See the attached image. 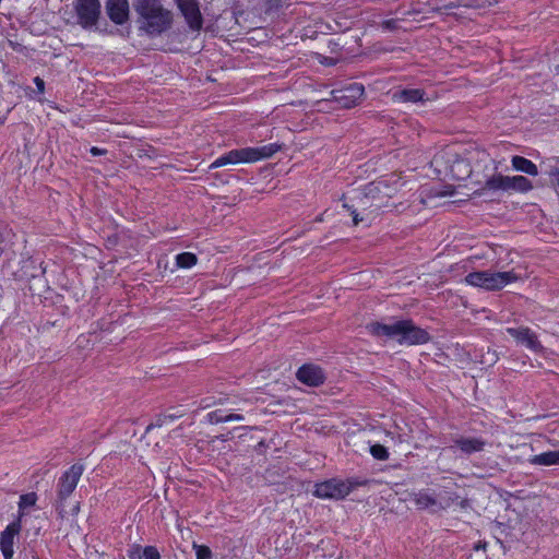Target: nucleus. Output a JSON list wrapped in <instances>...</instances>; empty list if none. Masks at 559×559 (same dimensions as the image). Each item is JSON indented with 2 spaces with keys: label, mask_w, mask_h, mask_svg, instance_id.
Returning <instances> with one entry per match:
<instances>
[{
  "label": "nucleus",
  "mask_w": 559,
  "mask_h": 559,
  "mask_svg": "<svg viewBox=\"0 0 559 559\" xmlns=\"http://www.w3.org/2000/svg\"><path fill=\"white\" fill-rule=\"evenodd\" d=\"M266 448V444L265 442L262 440L258 443V445L255 447V450L260 453H262L264 451V449Z\"/></svg>",
  "instance_id": "e433bc0d"
},
{
  "label": "nucleus",
  "mask_w": 559,
  "mask_h": 559,
  "mask_svg": "<svg viewBox=\"0 0 559 559\" xmlns=\"http://www.w3.org/2000/svg\"><path fill=\"white\" fill-rule=\"evenodd\" d=\"M462 165H463V166H465V167H467V164L465 163V160H464V159H456V160L454 162V165L451 167V171H454V167H455V166L460 167V166H462Z\"/></svg>",
  "instance_id": "f704fd0d"
},
{
  "label": "nucleus",
  "mask_w": 559,
  "mask_h": 559,
  "mask_svg": "<svg viewBox=\"0 0 559 559\" xmlns=\"http://www.w3.org/2000/svg\"><path fill=\"white\" fill-rule=\"evenodd\" d=\"M84 472V466L80 463L73 464L66 471L58 481V491L56 500V509L60 518L67 515L66 500L72 495L78 486V483Z\"/></svg>",
  "instance_id": "423d86ee"
},
{
  "label": "nucleus",
  "mask_w": 559,
  "mask_h": 559,
  "mask_svg": "<svg viewBox=\"0 0 559 559\" xmlns=\"http://www.w3.org/2000/svg\"><path fill=\"white\" fill-rule=\"evenodd\" d=\"M531 181L524 177V176H503L501 174L495 175L490 178H488L485 182V186L478 190H476L474 193L476 195H483L485 190H515L521 192H526L532 189Z\"/></svg>",
  "instance_id": "6e6552de"
},
{
  "label": "nucleus",
  "mask_w": 559,
  "mask_h": 559,
  "mask_svg": "<svg viewBox=\"0 0 559 559\" xmlns=\"http://www.w3.org/2000/svg\"><path fill=\"white\" fill-rule=\"evenodd\" d=\"M207 421L212 425L228 421L227 415L222 409H216L207 414Z\"/></svg>",
  "instance_id": "b1692460"
},
{
  "label": "nucleus",
  "mask_w": 559,
  "mask_h": 559,
  "mask_svg": "<svg viewBox=\"0 0 559 559\" xmlns=\"http://www.w3.org/2000/svg\"><path fill=\"white\" fill-rule=\"evenodd\" d=\"M21 528V521L15 520L0 534V550L4 559H13L14 537L20 534Z\"/></svg>",
  "instance_id": "4468645a"
},
{
  "label": "nucleus",
  "mask_w": 559,
  "mask_h": 559,
  "mask_svg": "<svg viewBox=\"0 0 559 559\" xmlns=\"http://www.w3.org/2000/svg\"><path fill=\"white\" fill-rule=\"evenodd\" d=\"M512 166L518 171H522L531 176H536L538 174L537 166L532 160L523 156H513Z\"/></svg>",
  "instance_id": "6ab92c4d"
},
{
  "label": "nucleus",
  "mask_w": 559,
  "mask_h": 559,
  "mask_svg": "<svg viewBox=\"0 0 559 559\" xmlns=\"http://www.w3.org/2000/svg\"><path fill=\"white\" fill-rule=\"evenodd\" d=\"M518 280V275L510 272L477 271L472 272L465 276V282L472 286L485 288L487 290H498L503 288L507 284Z\"/></svg>",
  "instance_id": "0eeeda50"
},
{
  "label": "nucleus",
  "mask_w": 559,
  "mask_h": 559,
  "mask_svg": "<svg viewBox=\"0 0 559 559\" xmlns=\"http://www.w3.org/2000/svg\"><path fill=\"white\" fill-rule=\"evenodd\" d=\"M362 221H364V217H360V214H358V215H355V216H354V218H353V224H354L355 226H357V225H358L360 222H362Z\"/></svg>",
  "instance_id": "4c0bfd02"
},
{
  "label": "nucleus",
  "mask_w": 559,
  "mask_h": 559,
  "mask_svg": "<svg viewBox=\"0 0 559 559\" xmlns=\"http://www.w3.org/2000/svg\"><path fill=\"white\" fill-rule=\"evenodd\" d=\"M133 9L139 31L148 36L162 35L173 25V13L164 8L162 0H133Z\"/></svg>",
  "instance_id": "f257e3e1"
},
{
  "label": "nucleus",
  "mask_w": 559,
  "mask_h": 559,
  "mask_svg": "<svg viewBox=\"0 0 559 559\" xmlns=\"http://www.w3.org/2000/svg\"><path fill=\"white\" fill-rule=\"evenodd\" d=\"M105 11L109 20L116 25H123L129 21L130 5L128 0H107Z\"/></svg>",
  "instance_id": "ddd939ff"
},
{
  "label": "nucleus",
  "mask_w": 559,
  "mask_h": 559,
  "mask_svg": "<svg viewBox=\"0 0 559 559\" xmlns=\"http://www.w3.org/2000/svg\"><path fill=\"white\" fill-rule=\"evenodd\" d=\"M5 119H7V117H5V116L0 117V126H2V124L5 122Z\"/></svg>",
  "instance_id": "79ce46f5"
},
{
  "label": "nucleus",
  "mask_w": 559,
  "mask_h": 559,
  "mask_svg": "<svg viewBox=\"0 0 559 559\" xmlns=\"http://www.w3.org/2000/svg\"><path fill=\"white\" fill-rule=\"evenodd\" d=\"M282 147L283 144L270 143L260 147H243L231 150L215 159L210 165V169L218 168L228 164L253 163L261 159H266L281 151Z\"/></svg>",
  "instance_id": "7ed1b4c3"
},
{
  "label": "nucleus",
  "mask_w": 559,
  "mask_h": 559,
  "mask_svg": "<svg viewBox=\"0 0 559 559\" xmlns=\"http://www.w3.org/2000/svg\"><path fill=\"white\" fill-rule=\"evenodd\" d=\"M366 329L371 335L396 338L400 345H421L430 341V334L412 320H400L393 324L371 322Z\"/></svg>",
  "instance_id": "f03ea898"
},
{
  "label": "nucleus",
  "mask_w": 559,
  "mask_h": 559,
  "mask_svg": "<svg viewBox=\"0 0 559 559\" xmlns=\"http://www.w3.org/2000/svg\"><path fill=\"white\" fill-rule=\"evenodd\" d=\"M365 94L362 84L353 83L341 90L331 92L332 98L343 108H352L358 105Z\"/></svg>",
  "instance_id": "9b49d317"
},
{
  "label": "nucleus",
  "mask_w": 559,
  "mask_h": 559,
  "mask_svg": "<svg viewBox=\"0 0 559 559\" xmlns=\"http://www.w3.org/2000/svg\"><path fill=\"white\" fill-rule=\"evenodd\" d=\"M144 559H160V554L155 546H146L142 548Z\"/></svg>",
  "instance_id": "a878e982"
},
{
  "label": "nucleus",
  "mask_w": 559,
  "mask_h": 559,
  "mask_svg": "<svg viewBox=\"0 0 559 559\" xmlns=\"http://www.w3.org/2000/svg\"><path fill=\"white\" fill-rule=\"evenodd\" d=\"M167 421V417H165V415H159L156 420L152 424H150L146 429H145V432H150L153 428H156V427H162L165 423Z\"/></svg>",
  "instance_id": "c85d7f7f"
},
{
  "label": "nucleus",
  "mask_w": 559,
  "mask_h": 559,
  "mask_svg": "<svg viewBox=\"0 0 559 559\" xmlns=\"http://www.w3.org/2000/svg\"><path fill=\"white\" fill-rule=\"evenodd\" d=\"M443 497L439 501L435 493H429L426 490H419L411 493V500L415 503L417 509L432 511L444 510L449 508L459 497L455 493L444 491Z\"/></svg>",
  "instance_id": "1a4fd4ad"
},
{
  "label": "nucleus",
  "mask_w": 559,
  "mask_h": 559,
  "mask_svg": "<svg viewBox=\"0 0 559 559\" xmlns=\"http://www.w3.org/2000/svg\"><path fill=\"white\" fill-rule=\"evenodd\" d=\"M193 549L195 550L197 559H212L213 552L209 546L193 544Z\"/></svg>",
  "instance_id": "5701e85b"
},
{
  "label": "nucleus",
  "mask_w": 559,
  "mask_h": 559,
  "mask_svg": "<svg viewBox=\"0 0 559 559\" xmlns=\"http://www.w3.org/2000/svg\"><path fill=\"white\" fill-rule=\"evenodd\" d=\"M425 91L421 88H404L393 94V99L403 103H418L423 102Z\"/></svg>",
  "instance_id": "a211bd4d"
},
{
  "label": "nucleus",
  "mask_w": 559,
  "mask_h": 559,
  "mask_svg": "<svg viewBox=\"0 0 559 559\" xmlns=\"http://www.w3.org/2000/svg\"><path fill=\"white\" fill-rule=\"evenodd\" d=\"M100 9L99 0H75L74 2L78 23L84 29H91L96 26L100 16Z\"/></svg>",
  "instance_id": "9d476101"
},
{
  "label": "nucleus",
  "mask_w": 559,
  "mask_h": 559,
  "mask_svg": "<svg viewBox=\"0 0 559 559\" xmlns=\"http://www.w3.org/2000/svg\"><path fill=\"white\" fill-rule=\"evenodd\" d=\"M370 454L373 459L379 461H385L389 459V451L388 449L382 444H373L370 447Z\"/></svg>",
  "instance_id": "4be33fe9"
},
{
  "label": "nucleus",
  "mask_w": 559,
  "mask_h": 559,
  "mask_svg": "<svg viewBox=\"0 0 559 559\" xmlns=\"http://www.w3.org/2000/svg\"><path fill=\"white\" fill-rule=\"evenodd\" d=\"M457 7H459V4L455 2H450L449 4L444 5L445 9H455Z\"/></svg>",
  "instance_id": "ea45409f"
},
{
  "label": "nucleus",
  "mask_w": 559,
  "mask_h": 559,
  "mask_svg": "<svg viewBox=\"0 0 559 559\" xmlns=\"http://www.w3.org/2000/svg\"><path fill=\"white\" fill-rule=\"evenodd\" d=\"M354 203L353 204H349V203H343V206L350 212L352 216L354 217L355 215H358L359 214V209H361L362 211H365L366 209H364L361 205H359L357 203V198L353 199L352 200Z\"/></svg>",
  "instance_id": "bb28decb"
},
{
  "label": "nucleus",
  "mask_w": 559,
  "mask_h": 559,
  "mask_svg": "<svg viewBox=\"0 0 559 559\" xmlns=\"http://www.w3.org/2000/svg\"><path fill=\"white\" fill-rule=\"evenodd\" d=\"M227 419L228 421H233V420H237V421H240V420H243V416L241 414H227Z\"/></svg>",
  "instance_id": "72a5a7b5"
},
{
  "label": "nucleus",
  "mask_w": 559,
  "mask_h": 559,
  "mask_svg": "<svg viewBox=\"0 0 559 559\" xmlns=\"http://www.w3.org/2000/svg\"><path fill=\"white\" fill-rule=\"evenodd\" d=\"M297 379L309 386H319L323 384L325 376L323 370L314 365H304L296 373Z\"/></svg>",
  "instance_id": "dca6fc26"
},
{
  "label": "nucleus",
  "mask_w": 559,
  "mask_h": 559,
  "mask_svg": "<svg viewBox=\"0 0 559 559\" xmlns=\"http://www.w3.org/2000/svg\"><path fill=\"white\" fill-rule=\"evenodd\" d=\"M34 83L37 87V91L39 94H43L45 92V82L39 76H36L34 78Z\"/></svg>",
  "instance_id": "2f4dec72"
},
{
  "label": "nucleus",
  "mask_w": 559,
  "mask_h": 559,
  "mask_svg": "<svg viewBox=\"0 0 559 559\" xmlns=\"http://www.w3.org/2000/svg\"><path fill=\"white\" fill-rule=\"evenodd\" d=\"M178 8L192 31H200L203 17L197 0H177Z\"/></svg>",
  "instance_id": "f8f14e48"
},
{
  "label": "nucleus",
  "mask_w": 559,
  "mask_h": 559,
  "mask_svg": "<svg viewBox=\"0 0 559 559\" xmlns=\"http://www.w3.org/2000/svg\"><path fill=\"white\" fill-rule=\"evenodd\" d=\"M198 262V258L192 252H182L177 254L176 257V264L178 267L181 269H189L195 265Z\"/></svg>",
  "instance_id": "412c9836"
},
{
  "label": "nucleus",
  "mask_w": 559,
  "mask_h": 559,
  "mask_svg": "<svg viewBox=\"0 0 559 559\" xmlns=\"http://www.w3.org/2000/svg\"><path fill=\"white\" fill-rule=\"evenodd\" d=\"M455 445L465 454L469 455L480 452L486 445V441L480 438H459L454 441Z\"/></svg>",
  "instance_id": "f3484780"
},
{
  "label": "nucleus",
  "mask_w": 559,
  "mask_h": 559,
  "mask_svg": "<svg viewBox=\"0 0 559 559\" xmlns=\"http://www.w3.org/2000/svg\"><path fill=\"white\" fill-rule=\"evenodd\" d=\"M487 547V543L486 542H478L475 546H474V549L475 550H479V549H483L485 550Z\"/></svg>",
  "instance_id": "c9c22d12"
},
{
  "label": "nucleus",
  "mask_w": 559,
  "mask_h": 559,
  "mask_svg": "<svg viewBox=\"0 0 559 559\" xmlns=\"http://www.w3.org/2000/svg\"><path fill=\"white\" fill-rule=\"evenodd\" d=\"M549 176L552 181L559 187V160L556 166H552L549 170Z\"/></svg>",
  "instance_id": "7c9ffc66"
},
{
  "label": "nucleus",
  "mask_w": 559,
  "mask_h": 559,
  "mask_svg": "<svg viewBox=\"0 0 559 559\" xmlns=\"http://www.w3.org/2000/svg\"><path fill=\"white\" fill-rule=\"evenodd\" d=\"M165 417H167V420L173 421V420H175V419L179 418V417H180V415H177V414H167V415H165Z\"/></svg>",
  "instance_id": "58836bf2"
},
{
  "label": "nucleus",
  "mask_w": 559,
  "mask_h": 559,
  "mask_svg": "<svg viewBox=\"0 0 559 559\" xmlns=\"http://www.w3.org/2000/svg\"><path fill=\"white\" fill-rule=\"evenodd\" d=\"M399 26V21L395 19L384 20L381 23V27L386 31H394Z\"/></svg>",
  "instance_id": "c756f323"
},
{
  "label": "nucleus",
  "mask_w": 559,
  "mask_h": 559,
  "mask_svg": "<svg viewBox=\"0 0 559 559\" xmlns=\"http://www.w3.org/2000/svg\"><path fill=\"white\" fill-rule=\"evenodd\" d=\"M531 463L545 466L559 465V451H548L534 455L531 459Z\"/></svg>",
  "instance_id": "aec40b11"
},
{
  "label": "nucleus",
  "mask_w": 559,
  "mask_h": 559,
  "mask_svg": "<svg viewBox=\"0 0 559 559\" xmlns=\"http://www.w3.org/2000/svg\"><path fill=\"white\" fill-rule=\"evenodd\" d=\"M35 502H36V493L31 492V493L22 495L20 497L19 507H20V509L25 508V507H31V506H34Z\"/></svg>",
  "instance_id": "393cba45"
},
{
  "label": "nucleus",
  "mask_w": 559,
  "mask_h": 559,
  "mask_svg": "<svg viewBox=\"0 0 559 559\" xmlns=\"http://www.w3.org/2000/svg\"><path fill=\"white\" fill-rule=\"evenodd\" d=\"M395 191V187L388 183L386 180L373 181L365 186L364 193L357 197V203L364 209L370 207L373 211H379L389 206Z\"/></svg>",
  "instance_id": "20e7f679"
},
{
  "label": "nucleus",
  "mask_w": 559,
  "mask_h": 559,
  "mask_svg": "<svg viewBox=\"0 0 559 559\" xmlns=\"http://www.w3.org/2000/svg\"><path fill=\"white\" fill-rule=\"evenodd\" d=\"M368 480L358 478H347L346 480L331 478L316 484L313 495L320 499L341 500L348 496L353 489L365 486Z\"/></svg>",
  "instance_id": "39448f33"
},
{
  "label": "nucleus",
  "mask_w": 559,
  "mask_h": 559,
  "mask_svg": "<svg viewBox=\"0 0 559 559\" xmlns=\"http://www.w3.org/2000/svg\"><path fill=\"white\" fill-rule=\"evenodd\" d=\"M91 154L93 156H100V155H105L107 153V150L105 148H99V147H96V146H93L91 150H90Z\"/></svg>",
  "instance_id": "473e14b6"
},
{
  "label": "nucleus",
  "mask_w": 559,
  "mask_h": 559,
  "mask_svg": "<svg viewBox=\"0 0 559 559\" xmlns=\"http://www.w3.org/2000/svg\"><path fill=\"white\" fill-rule=\"evenodd\" d=\"M79 510H80V507H79V503H78V504H75V506L73 507V509H72V513H73V514H76V513L79 512Z\"/></svg>",
  "instance_id": "a19ab883"
},
{
  "label": "nucleus",
  "mask_w": 559,
  "mask_h": 559,
  "mask_svg": "<svg viewBox=\"0 0 559 559\" xmlns=\"http://www.w3.org/2000/svg\"><path fill=\"white\" fill-rule=\"evenodd\" d=\"M127 555L129 559H143L142 548L139 545H133L128 549Z\"/></svg>",
  "instance_id": "cd10ccee"
},
{
  "label": "nucleus",
  "mask_w": 559,
  "mask_h": 559,
  "mask_svg": "<svg viewBox=\"0 0 559 559\" xmlns=\"http://www.w3.org/2000/svg\"><path fill=\"white\" fill-rule=\"evenodd\" d=\"M507 333L532 350L538 352L543 348L537 335L527 326L508 328Z\"/></svg>",
  "instance_id": "2eb2a0df"
}]
</instances>
